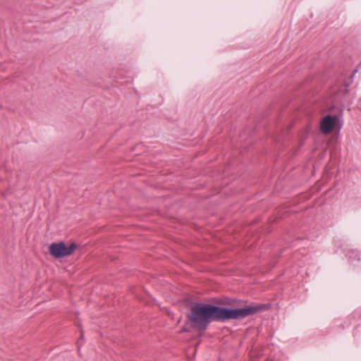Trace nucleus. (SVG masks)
I'll return each mask as SVG.
<instances>
[{
  "label": "nucleus",
  "mask_w": 361,
  "mask_h": 361,
  "mask_svg": "<svg viewBox=\"0 0 361 361\" xmlns=\"http://www.w3.org/2000/svg\"><path fill=\"white\" fill-rule=\"evenodd\" d=\"M338 121L337 116L327 115L324 117L320 123V130L324 134H329L334 128L336 121Z\"/></svg>",
  "instance_id": "7ed1b4c3"
},
{
  "label": "nucleus",
  "mask_w": 361,
  "mask_h": 361,
  "mask_svg": "<svg viewBox=\"0 0 361 361\" xmlns=\"http://www.w3.org/2000/svg\"><path fill=\"white\" fill-rule=\"evenodd\" d=\"M78 247L77 244L72 243L66 246L63 242L54 243L49 246V252L55 258H62L71 255Z\"/></svg>",
  "instance_id": "f03ea898"
},
{
  "label": "nucleus",
  "mask_w": 361,
  "mask_h": 361,
  "mask_svg": "<svg viewBox=\"0 0 361 361\" xmlns=\"http://www.w3.org/2000/svg\"><path fill=\"white\" fill-rule=\"evenodd\" d=\"M82 336H83V332L81 331V337H82Z\"/></svg>",
  "instance_id": "39448f33"
},
{
  "label": "nucleus",
  "mask_w": 361,
  "mask_h": 361,
  "mask_svg": "<svg viewBox=\"0 0 361 361\" xmlns=\"http://www.w3.org/2000/svg\"><path fill=\"white\" fill-rule=\"evenodd\" d=\"M358 105L360 106V107H361V98L360 99V100L358 102Z\"/></svg>",
  "instance_id": "20e7f679"
},
{
  "label": "nucleus",
  "mask_w": 361,
  "mask_h": 361,
  "mask_svg": "<svg viewBox=\"0 0 361 361\" xmlns=\"http://www.w3.org/2000/svg\"><path fill=\"white\" fill-rule=\"evenodd\" d=\"M267 309L268 307L266 305L229 309L208 303H196L190 307L188 319L193 329L204 331L212 321L224 322L228 319H244Z\"/></svg>",
  "instance_id": "f257e3e1"
}]
</instances>
